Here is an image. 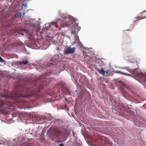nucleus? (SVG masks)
Listing matches in <instances>:
<instances>
[{
  "label": "nucleus",
  "instance_id": "f257e3e1",
  "mask_svg": "<svg viewBox=\"0 0 146 146\" xmlns=\"http://www.w3.org/2000/svg\"><path fill=\"white\" fill-rule=\"evenodd\" d=\"M1 96L2 97L6 98H7L14 100L17 102H19L20 104L22 103V98H27L31 96L29 94H24L22 91H18L16 89L14 90L11 94H2Z\"/></svg>",
  "mask_w": 146,
  "mask_h": 146
},
{
  "label": "nucleus",
  "instance_id": "f03ea898",
  "mask_svg": "<svg viewBox=\"0 0 146 146\" xmlns=\"http://www.w3.org/2000/svg\"><path fill=\"white\" fill-rule=\"evenodd\" d=\"M66 132V130L64 128L58 129L55 131L54 135L57 138L59 139L61 136L65 135Z\"/></svg>",
  "mask_w": 146,
  "mask_h": 146
},
{
  "label": "nucleus",
  "instance_id": "7ed1b4c3",
  "mask_svg": "<svg viewBox=\"0 0 146 146\" xmlns=\"http://www.w3.org/2000/svg\"><path fill=\"white\" fill-rule=\"evenodd\" d=\"M75 51V48H72L70 47H68L64 51L65 54H68L74 52Z\"/></svg>",
  "mask_w": 146,
  "mask_h": 146
},
{
  "label": "nucleus",
  "instance_id": "20e7f679",
  "mask_svg": "<svg viewBox=\"0 0 146 146\" xmlns=\"http://www.w3.org/2000/svg\"><path fill=\"white\" fill-rule=\"evenodd\" d=\"M22 31H24L28 35V37L31 40H32L34 39V36L28 30L24 29H22Z\"/></svg>",
  "mask_w": 146,
  "mask_h": 146
},
{
  "label": "nucleus",
  "instance_id": "39448f33",
  "mask_svg": "<svg viewBox=\"0 0 146 146\" xmlns=\"http://www.w3.org/2000/svg\"><path fill=\"white\" fill-rule=\"evenodd\" d=\"M136 76L142 80L145 78L146 80V75L144 74L143 72H137L136 74Z\"/></svg>",
  "mask_w": 146,
  "mask_h": 146
},
{
  "label": "nucleus",
  "instance_id": "423d86ee",
  "mask_svg": "<svg viewBox=\"0 0 146 146\" xmlns=\"http://www.w3.org/2000/svg\"><path fill=\"white\" fill-rule=\"evenodd\" d=\"M28 62L27 60H24L20 62V65L22 66V65H25L27 64Z\"/></svg>",
  "mask_w": 146,
  "mask_h": 146
},
{
  "label": "nucleus",
  "instance_id": "0eeeda50",
  "mask_svg": "<svg viewBox=\"0 0 146 146\" xmlns=\"http://www.w3.org/2000/svg\"><path fill=\"white\" fill-rule=\"evenodd\" d=\"M98 71L100 74H102L103 76L105 75V72L103 68H101V69L99 70Z\"/></svg>",
  "mask_w": 146,
  "mask_h": 146
},
{
  "label": "nucleus",
  "instance_id": "6e6552de",
  "mask_svg": "<svg viewBox=\"0 0 146 146\" xmlns=\"http://www.w3.org/2000/svg\"><path fill=\"white\" fill-rule=\"evenodd\" d=\"M60 21V19H57V20L56 21V23H54V24L55 25L56 27L57 28L58 27V23H59V21Z\"/></svg>",
  "mask_w": 146,
  "mask_h": 146
},
{
  "label": "nucleus",
  "instance_id": "1a4fd4ad",
  "mask_svg": "<svg viewBox=\"0 0 146 146\" xmlns=\"http://www.w3.org/2000/svg\"><path fill=\"white\" fill-rule=\"evenodd\" d=\"M117 73H120L121 74H124L125 75L128 76H131L129 74H127V73H125L123 72H122L120 71H118L117 72Z\"/></svg>",
  "mask_w": 146,
  "mask_h": 146
},
{
  "label": "nucleus",
  "instance_id": "9d476101",
  "mask_svg": "<svg viewBox=\"0 0 146 146\" xmlns=\"http://www.w3.org/2000/svg\"><path fill=\"white\" fill-rule=\"evenodd\" d=\"M70 25V24L66 22H63V24L62 25H61L62 27H64L66 26H68Z\"/></svg>",
  "mask_w": 146,
  "mask_h": 146
},
{
  "label": "nucleus",
  "instance_id": "9b49d317",
  "mask_svg": "<svg viewBox=\"0 0 146 146\" xmlns=\"http://www.w3.org/2000/svg\"><path fill=\"white\" fill-rule=\"evenodd\" d=\"M146 18V17H139L138 18H137V19L135 20V21H138L140 19H144Z\"/></svg>",
  "mask_w": 146,
  "mask_h": 146
},
{
  "label": "nucleus",
  "instance_id": "f8f14e48",
  "mask_svg": "<svg viewBox=\"0 0 146 146\" xmlns=\"http://www.w3.org/2000/svg\"><path fill=\"white\" fill-rule=\"evenodd\" d=\"M22 15V13L18 12L16 14V16L17 17H21V15Z\"/></svg>",
  "mask_w": 146,
  "mask_h": 146
},
{
  "label": "nucleus",
  "instance_id": "ddd939ff",
  "mask_svg": "<svg viewBox=\"0 0 146 146\" xmlns=\"http://www.w3.org/2000/svg\"><path fill=\"white\" fill-rule=\"evenodd\" d=\"M106 143L109 146H112L113 145V143L109 141H107Z\"/></svg>",
  "mask_w": 146,
  "mask_h": 146
},
{
  "label": "nucleus",
  "instance_id": "4468645a",
  "mask_svg": "<svg viewBox=\"0 0 146 146\" xmlns=\"http://www.w3.org/2000/svg\"><path fill=\"white\" fill-rule=\"evenodd\" d=\"M30 145L29 143H23L22 146H30Z\"/></svg>",
  "mask_w": 146,
  "mask_h": 146
},
{
  "label": "nucleus",
  "instance_id": "2eb2a0df",
  "mask_svg": "<svg viewBox=\"0 0 146 146\" xmlns=\"http://www.w3.org/2000/svg\"><path fill=\"white\" fill-rule=\"evenodd\" d=\"M4 141H3L1 140L0 141V144L2 145L4 144Z\"/></svg>",
  "mask_w": 146,
  "mask_h": 146
},
{
  "label": "nucleus",
  "instance_id": "dca6fc26",
  "mask_svg": "<svg viewBox=\"0 0 146 146\" xmlns=\"http://www.w3.org/2000/svg\"><path fill=\"white\" fill-rule=\"evenodd\" d=\"M0 62H2L5 61L3 60V59H2V58L0 56Z\"/></svg>",
  "mask_w": 146,
  "mask_h": 146
},
{
  "label": "nucleus",
  "instance_id": "f3484780",
  "mask_svg": "<svg viewBox=\"0 0 146 146\" xmlns=\"http://www.w3.org/2000/svg\"><path fill=\"white\" fill-rule=\"evenodd\" d=\"M110 72V70H107L105 72V73H106L107 74H108V73Z\"/></svg>",
  "mask_w": 146,
  "mask_h": 146
},
{
  "label": "nucleus",
  "instance_id": "a211bd4d",
  "mask_svg": "<svg viewBox=\"0 0 146 146\" xmlns=\"http://www.w3.org/2000/svg\"><path fill=\"white\" fill-rule=\"evenodd\" d=\"M23 6H24V7H27V4H23Z\"/></svg>",
  "mask_w": 146,
  "mask_h": 146
},
{
  "label": "nucleus",
  "instance_id": "6ab92c4d",
  "mask_svg": "<svg viewBox=\"0 0 146 146\" xmlns=\"http://www.w3.org/2000/svg\"><path fill=\"white\" fill-rule=\"evenodd\" d=\"M59 146H64V144L63 143H61L59 144Z\"/></svg>",
  "mask_w": 146,
  "mask_h": 146
},
{
  "label": "nucleus",
  "instance_id": "aec40b11",
  "mask_svg": "<svg viewBox=\"0 0 146 146\" xmlns=\"http://www.w3.org/2000/svg\"><path fill=\"white\" fill-rule=\"evenodd\" d=\"M144 14V12H142L141 13V16H143Z\"/></svg>",
  "mask_w": 146,
  "mask_h": 146
},
{
  "label": "nucleus",
  "instance_id": "412c9836",
  "mask_svg": "<svg viewBox=\"0 0 146 146\" xmlns=\"http://www.w3.org/2000/svg\"><path fill=\"white\" fill-rule=\"evenodd\" d=\"M76 26H77V27H79V25H78V24H77V25H76Z\"/></svg>",
  "mask_w": 146,
  "mask_h": 146
},
{
  "label": "nucleus",
  "instance_id": "4be33fe9",
  "mask_svg": "<svg viewBox=\"0 0 146 146\" xmlns=\"http://www.w3.org/2000/svg\"><path fill=\"white\" fill-rule=\"evenodd\" d=\"M50 129H49L47 133H48L50 131Z\"/></svg>",
  "mask_w": 146,
  "mask_h": 146
},
{
  "label": "nucleus",
  "instance_id": "5701e85b",
  "mask_svg": "<svg viewBox=\"0 0 146 146\" xmlns=\"http://www.w3.org/2000/svg\"><path fill=\"white\" fill-rule=\"evenodd\" d=\"M39 30V28L37 30V31H38Z\"/></svg>",
  "mask_w": 146,
  "mask_h": 146
}]
</instances>
